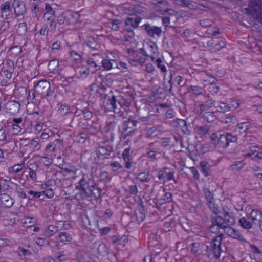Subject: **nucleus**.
<instances>
[{
    "instance_id": "f257e3e1",
    "label": "nucleus",
    "mask_w": 262,
    "mask_h": 262,
    "mask_svg": "<svg viewBox=\"0 0 262 262\" xmlns=\"http://www.w3.org/2000/svg\"><path fill=\"white\" fill-rule=\"evenodd\" d=\"M75 189L78 191L75 195V198L78 201L84 200L92 197H94L96 200H98L101 197V190L97 187L94 180L89 178L87 175L82 176L77 183Z\"/></svg>"
},
{
    "instance_id": "f03ea898",
    "label": "nucleus",
    "mask_w": 262,
    "mask_h": 262,
    "mask_svg": "<svg viewBox=\"0 0 262 262\" xmlns=\"http://www.w3.org/2000/svg\"><path fill=\"white\" fill-rule=\"evenodd\" d=\"M237 141V136H233L229 133H213L211 136V144L215 147L222 149L226 148L230 144L235 143Z\"/></svg>"
},
{
    "instance_id": "7ed1b4c3",
    "label": "nucleus",
    "mask_w": 262,
    "mask_h": 262,
    "mask_svg": "<svg viewBox=\"0 0 262 262\" xmlns=\"http://www.w3.org/2000/svg\"><path fill=\"white\" fill-rule=\"evenodd\" d=\"M248 7L245 8L243 11L252 16L262 24V1L248 0Z\"/></svg>"
},
{
    "instance_id": "20e7f679",
    "label": "nucleus",
    "mask_w": 262,
    "mask_h": 262,
    "mask_svg": "<svg viewBox=\"0 0 262 262\" xmlns=\"http://www.w3.org/2000/svg\"><path fill=\"white\" fill-rule=\"evenodd\" d=\"M148 119V117H135L132 118L129 117L127 120L124 121L123 124V132H126L128 129H132L129 133L133 132L136 130L137 127H141L142 125L146 123Z\"/></svg>"
},
{
    "instance_id": "39448f33",
    "label": "nucleus",
    "mask_w": 262,
    "mask_h": 262,
    "mask_svg": "<svg viewBox=\"0 0 262 262\" xmlns=\"http://www.w3.org/2000/svg\"><path fill=\"white\" fill-rule=\"evenodd\" d=\"M221 214L215 216V222L220 227L225 228L226 226H233L235 224V220L232 213L228 211L225 208H223Z\"/></svg>"
},
{
    "instance_id": "423d86ee",
    "label": "nucleus",
    "mask_w": 262,
    "mask_h": 262,
    "mask_svg": "<svg viewBox=\"0 0 262 262\" xmlns=\"http://www.w3.org/2000/svg\"><path fill=\"white\" fill-rule=\"evenodd\" d=\"M35 92L42 96V97H49L54 93L53 90H50V83L46 80H41L37 83H34Z\"/></svg>"
},
{
    "instance_id": "0eeeda50",
    "label": "nucleus",
    "mask_w": 262,
    "mask_h": 262,
    "mask_svg": "<svg viewBox=\"0 0 262 262\" xmlns=\"http://www.w3.org/2000/svg\"><path fill=\"white\" fill-rule=\"evenodd\" d=\"M0 11L1 16L3 19L7 20L15 18L12 0L7 1L1 4Z\"/></svg>"
},
{
    "instance_id": "6e6552de",
    "label": "nucleus",
    "mask_w": 262,
    "mask_h": 262,
    "mask_svg": "<svg viewBox=\"0 0 262 262\" xmlns=\"http://www.w3.org/2000/svg\"><path fill=\"white\" fill-rule=\"evenodd\" d=\"M204 101H201V103L198 105V109L196 110L197 113L199 115H201L203 113L208 109L215 106V100L211 99L209 96L203 95Z\"/></svg>"
},
{
    "instance_id": "1a4fd4ad",
    "label": "nucleus",
    "mask_w": 262,
    "mask_h": 262,
    "mask_svg": "<svg viewBox=\"0 0 262 262\" xmlns=\"http://www.w3.org/2000/svg\"><path fill=\"white\" fill-rule=\"evenodd\" d=\"M12 6L15 18L24 15L27 12L26 5L23 1L13 0Z\"/></svg>"
},
{
    "instance_id": "9d476101",
    "label": "nucleus",
    "mask_w": 262,
    "mask_h": 262,
    "mask_svg": "<svg viewBox=\"0 0 262 262\" xmlns=\"http://www.w3.org/2000/svg\"><path fill=\"white\" fill-rule=\"evenodd\" d=\"M141 27L145 30L147 35L151 38H155V36L158 37L161 36L162 31L161 27L151 26L149 24H145Z\"/></svg>"
},
{
    "instance_id": "9b49d317",
    "label": "nucleus",
    "mask_w": 262,
    "mask_h": 262,
    "mask_svg": "<svg viewBox=\"0 0 262 262\" xmlns=\"http://www.w3.org/2000/svg\"><path fill=\"white\" fill-rule=\"evenodd\" d=\"M199 170L205 177H207L212 176L214 172V166L206 161H201L198 166Z\"/></svg>"
},
{
    "instance_id": "f8f14e48",
    "label": "nucleus",
    "mask_w": 262,
    "mask_h": 262,
    "mask_svg": "<svg viewBox=\"0 0 262 262\" xmlns=\"http://www.w3.org/2000/svg\"><path fill=\"white\" fill-rule=\"evenodd\" d=\"M103 104L110 110L115 111L117 108V97L112 95H105L104 96Z\"/></svg>"
},
{
    "instance_id": "ddd939ff",
    "label": "nucleus",
    "mask_w": 262,
    "mask_h": 262,
    "mask_svg": "<svg viewBox=\"0 0 262 262\" xmlns=\"http://www.w3.org/2000/svg\"><path fill=\"white\" fill-rule=\"evenodd\" d=\"M77 113L78 111L75 113V115L71 122V124H72V126H77L83 129H89L90 125L88 122L85 120H84L81 118H79V115L76 114Z\"/></svg>"
},
{
    "instance_id": "4468645a",
    "label": "nucleus",
    "mask_w": 262,
    "mask_h": 262,
    "mask_svg": "<svg viewBox=\"0 0 262 262\" xmlns=\"http://www.w3.org/2000/svg\"><path fill=\"white\" fill-rule=\"evenodd\" d=\"M207 45L211 48L213 52H215L224 48L226 43L222 39L214 38L208 41Z\"/></svg>"
},
{
    "instance_id": "2eb2a0df",
    "label": "nucleus",
    "mask_w": 262,
    "mask_h": 262,
    "mask_svg": "<svg viewBox=\"0 0 262 262\" xmlns=\"http://www.w3.org/2000/svg\"><path fill=\"white\" fill-rule=\"evenodd\" d=\"M130 149L129 148H125L122 154V158L125 162V167L127 169H130L132 167L135 168L136 162L133 160L132 158L129 157V151Z\"/></svg>"
},
{
    "instance_id": "dca6fc26",
    "label": "nucleus",
    "mask_w": 262,
    "mask_h": 262,
    "mask_svg": "<svg viewBox=\"0 0 262 262\" xmlns=\"http://www.w3.org/2000/svg\"><path fill=\"white\" fill-rule=\"evenodd\" d=\"M246 216L251 220L253 225H257L262 219V212L258 209H253L250 213H247Z\"/></svg>"
},
{
    "instance_id": "f3484780",
    "label": "nucleus",
    "mask_w": 262,
    "mask_h": 262,
    "mask_svg": "<svg viewBox=\"0 0 262 262\" xmlns=\"http://www.w3.org/2000/svg\"><path fill=\"white\" fill-rule=\"evenodd\" d=\"M20 107L19 103L16 101H8L6 104V112L14 115L19 111Z\"/></svg>"
},
{
    "instance_id": "a211bd4d",
    "label": "nucleus",
    "mask_w": 262,
    "mask_h": 262,
    "mask_svg": "<svg viewBox=\"0 0 262 262\" xmlns=\"http://www.w3.org/2000/svg\"><path fill=\"white\" fill-rule=\"evenodd\" d=\"M0 203L2 205L6 208H10L14 204V199L6 193L0 194Z\"/></svg>"
},
{
    "instance_id": "6ab92c4d",
    "label": "nucleus",
    "mask_w": 262,
    "mask_h": 262,
    "mask_svg": "<svg viewBox=\"0 0 262 262\" xmlns=\"http://www.w3.org/2000/svg\"><path fill=\"white\" fill-rule=\"evenodd\" d=\"M112 151V147L111 146L105 144L99 146L96 149V152L98 154L97 157L99 159L100 158V156H109L111 152Z\"/></svg>"
},
{
    "instance_id": "aec40b11",
    "label": "nucleus",
    "mask_w": 262,
    "mask_h": 262,
    "mask_svg": "<svg viewBox=\"0 0 262 262\" xmlns=\"http://www.w3.org/2000/svg\"><path fill=\"white\" fill-rule=\"evenodd\" d=\"M135 215L138 223L142 222L145 218V209L142 203L139 204L135 211Z\"/></svg>"
},
{
    "instance_id": "412c9836",
    "label": "nucleus",
    "mask_w": 262,
    "mask_h": 262,
    "mask_svg": "<svg viewBox=\"0 0 262 262\" xmlns=\"http://www.w3.org/2000/svg\"><path fill=\"white\" fill-rule=\"evenodd\" d=\"M123 236L121 237V238H119V236L114 235H110L108 236L106 239L111 244L114 245H122L123 246H124L126 244L127 238L125 237L123 239Z\"/></svg>"
},
{
    "instance_id": "4be33fe9",
    "label": "nucleus",
    "mask_w": 262,
    "mask_h": 262,
    "mask_svg": "<svg viewBox=\"0 0 262 262\" xmlns=\"http://www.w3.org/2000/svg\"><path fill=\"white\" fill-rule=\"evenodd\" d=\"M83 104V107L79 108V111L83 114L85 120H90L93 117L92 108L87 102H84Z\"/></svg>"
},
{
    "instance_id": "5701e85b",
    "label": "nucleus",
    "mask_w": 262,
    "mask_h": 262,
    "mask_svg": "<svg viewBox=\"0 0 262 262\" xmlns=\"http://www.w3.org/2000/svg\"><path fill=\"white\" fill-rule=\"evenodd\" d=\"M252 127V124L249 122H245L238 123L235 127V132H238L239 134L246 133L248 129Z\"/></svg>"
},
{
    "instance_id": "b1692460",
    "label": "nucleus",
    "mask_w": 262,
    "mask_h": 262,
    "mask_svg": "<svg viewBox=\"0 0 262 262\" xmlns=\"http://www.w3.org/2000/svg\"><path fill=\"white\" fill-rule=\"evenodd\" d=\"M154 143H151L149 145V150L147 152V155L148 158L156 160L160 158V152L158 151L156 148H154Z\"/></svg>"
},
{
    "instance_id": "393cba45",
    "label": "nucleus",
    "mask_w": 262,
    "mask_h": 262,
    "mask_svg": "<svg viewBox=\"0 0 262 262\" xmlns=\"http://www.w3.org/2000/svg\"><path fill=\"white\" fill-rule=\"evenodd\" d=\"M224 235L221 233L220 235L212 238L209 246V249H215L217 248H221L222 241Z\"/></svg>"
},
{
    "instance_id": "a878e982",
    "label": "nucleus",
    "mask_w": 262,
    "mask_h": 262,
    "mask_svg": "<svg viewBox=\"0 0 262 262\" xmlns=\"http://www.w3.org/2000/svg\"><path fill=\"white\" fill-rule=\"evenodd\" d=\"M222 251L221 248L209 249V246H206V252L208 258H210L211 254H212L213 257L218 259L220 257Z\"/></svg>"
},
{
    "instance_id": "bb28decb",
    "label": "nucleus",
    "mask_w": 262,
    "mask_h": 262,
    "mask_svg": "<svg viewBox=\"0 0 262 262\" xmlns=\"http://www.w3.org/2000/svg\"><path fill=\"white\" fill-rule=\"evenodd\" d=\"M188 89L195 96H202L203 97L204 94L205 92L203 88L197 85H190Z\"/></svg>"
},
{
    "instance_id": "cd10ccee",
    "label": "nucleus",
    "mask_w": 262,
    "mask_h": 262,
    "mask_svg": "<svg viewBox=\"0 0 262 262\" xmlns=\"http://www.w3.org/2000/svg\"><path fill=\"white\" fill-rule=\"evenodd\" d=\"M250 219L248 217H242L238 220L240 226L245 229H250L252 228L253 224L251 221H249Z\"/></svg>"
},
{
    "instance_id": "c85d7f7f",
    "label": "nucleus",
    "mask_w": 262,
    "mask_h": 262,
    "mask_svg": "<svg viewBox=\"0 0 262 262\" xmlns=\"http://www.w3.org/2000/svg\"><path fill=\"white\" fill-rule=\"evenodd\" d=\"M88 47L94 50H98L100 47L96 39L92 37H89L84 42Z\"/></svg>"
},
{
    "instance_id": "c756f323",
    "label": "nucleus",
    "mask_w": 262,
    "mask_h": 262,
    "mask_svg": "<svg viewBox=\"0 0 262 262\" xmlns=\"http://www.w3.org/2000/svg\"><path fill=\"white\" fill-rule=\"evenodd\" d=\"M88 68L91 71V73H94L100 68L96 62L92 58H89L86 61Z\"/></svg>"
},
{
    "instance_id": "7c9ffc66",
    "label": "nucleus",
    "mask_w": 262,
    "mask_h": 262,
    "mask_svg": "<svg viewBox=\"0 0 262 262\" xmlns=\"http://www.w3.org/2000/svg\"><path fill=\"white\" fill-rule=\"evenodd\" d=\"M21 52L22 48L20 46H13L9 49L10 56L13 58L18 56Z\"/></svg>"
},
{
    "instance_id": "2f4dec72",
    "label": "nucleus",
    "mask_w": 262,
    "mask_h": 262,
    "mask_svg": "<svg viewBox=\"0 0 262 262\" xmlns=\"http://www.w3.org/2000/svg\"><path fill=\"white\" fill-rule=\"evenodd\" d=\"M216 217L215 216H212L211 217V225L209 227L210 231L213 233L218 234L220 232V229H222V227L219 226L217 223H216L215 220Z\"/></svg>"
},
{
    "instance_id": "473e14b6",
    "label": "nucleus",
    "mask_w": 262,
    "mask_h": 262,
    "mask_svg": "<svg viewBox=\"0 0 262 262\" xmlns=\"http://www.w3.org/2000/svg\"><path fill=\"white\" fill-rule=\"evenodd\" d=\"M204 119L207 122L211 123L215 121L216 119V116L214 114L213 112L210 111H205L201 114Z\"/></svg>"
},
{
    "instance_id": "72a5a7b5",
    "label": "nucleus",
    "mask_w": 262,
    "mask_h": 262,
    "mask_svg": "<svg viewBox=\"0 0 262 262\" xmlns=\"http://www.w3.org/2000/svg\"><path fill=\"white\" fill-rule=\"evenodd\" d=\"M38 167V165L36 162L31 163L29 166V176L32 180H35L36 178L35 171L37 170Z\"/></svg>"
},
{
    "instance_id": "f704fd0d",
    "label": "nucleus",
    "mask_w": 262,
    "mask_h": 262,
    "mask_svg": "<svg viewBox=\"0 0 262 262\" xmlns=\"http://www.w3.org/2000/svg\"><path fill=\"white\" fill-rule=\"evenodd\" d=\"M95 90L96 91V93L99 95L100 97L104 99V96L105 95V91H106V88L104 87H100L97 84H92L91 86V90Z\"/></svg>"
},
{
    "instance_id": "c9c22d12",
    "label": "nucleus",
    "mask_w": 262,
    "mask_h": 262,
    "mask_svg": "<svg viewBox=\"0 0 262 262\" xmlns=\"http://www.w3.org/2000/svg\"><path fill=\"white\" fill-rule=\"evenodd\" d=\"M60 146V140L59 139H56L46 146V150L53 152L56 148L59 147Z\"/></svg>"
},
{
    "instance_id": "e433bc0d",
    "label": "nucleus",
    "mask_w": 262,
    "mask_h": 262,
    "mask_svg": "<svg viewBox=\"0 0 262 262\" xmlns=\"http://www.w3.org/2000/svg\"><path fill=\"white\" fill-rule=\"evenodd\" d=\"M142 18L139 16H136L134 18L132 17H127L125 21L132 26L133 28H137L139 26V24L141 21Z\"/></svg>"
},
{
    "instance_id": "4c0bfd02",
    "label": "nucleus",
    "mask_w": 262,
    "mask_h": 262,
    "mask_svg": "<svg viewBox=\"0 0 262 262\" xmlns=\"http://www.w3.org/2000/svg\"><path fill=\"white\" fill-rule=\"evenodd\" d=\"M118 105L120 106L121 107L123 106L129 107L130 106L132 101L130 99L125 98L121 96L117 97Z\"/></svg>"
},
{
    "instance_id": "58836bf2",
    "label": "nucleus",
    "mask_w": 262,
    "mask_h": 262,
    "mask_svg": "<svg viewBox=\"0 0 262 262\" xmlns=\"http://www.w3.org/2000/svg\"><path fill=\"white\" fill-rule=\"evenodd\" d=\"M58 231V229L57 228L56 225H51L48 226L46 228L45 231V235L47 237H49L53 235Z\"/></svg>"
},
{
    "instance_id": "ea45409f",
    "label": "nucleus",
    "mask_w": 262,
    "mask_h": 262,
    "mask_svg": "<svg viewBox=\"0 0 262 262\" xmlns=\"http://www.w3.org/2000/svg\"><path fill=\"white\" fill-rule=\"evenodd\" d=\"M216 111L220 113H225L229 111L231 107L229 105L224 102H220L217 105H215Z\"/></svg>"
},
{
    "instance_id": "a19ab883",
    "label": "nucleus",
    "mask_w": 262,
    "mask_h": 262,
    "mask_svg": "<svg viewBox=\"0 0 262 262\" xmlns=\"http://www.w3.org/2000/svg\"><path fill=\"white\" fill-rule=\"evenodd\" d=\"M160 144L162 147L167 149H171L174 146V144L172 143L171 140L170 138H162Z\"/></svg>"
},
{
    "instance_id": "79ce46f5",
    "label": "nucleus",
    "mask_w": 262,
    "mask_h": 262,
    "mask_svg": "<svg viewBox=\"0 0 262 262\" xmlns=\"http://www.w3.org/2000/svg\"><path fill=\"white\" fill-rule=\"evenodd\" d=\"M149 172H142L139 173L135 177V179L137 181H140V182H147L149 181Z\"/></svg>"
},
{
    "instance_id": "37998d69",
    "label": "nucleus",
    "mask_w": 262,
    "mask_h": 262,
    "mask_svg": "<svg viewBox=\"0 0 262 262\" xmlns=\"http://www.w3.org/2000/svg\"><path fill=\"white\" fill-rule=\"evenodd\" d=\"M178 124L184 134L187 135L190 134L191 132L188 129L187 122L185 120H180Z\"/></svg>"
},
{
    "instance_id": "c03bdc74",
    "label": "nucleus",
    "mask_w": 262,
    "mask_h": 262,
    "mask_svg": "<svg viewBox=\"0 0 262 262\" xmlns=\"http://www.w3.org/2000/svg\"><path fill=\"white\" fill-rule=\"evenodd\" d=\"M206 204L214 214L219 215L218 214L220 213L219 206L215 203L214 200L206 203Z\"/></svg>"
},
{
    "instance_id": "a18cd8bd",
    "label": "nucleus",
    "mask_w": 262,
    "mask_h": 262,
    "mask_svg": "<svg viewBox=\"0 0 262 262\" xmlns=\"http://www.w3.org/2000/svg\"><path fill=\"white\" fill-rule=\"evenodd\" d=\"M203 191L207 201L206 203H208L209 202L213 201L214 200L213 193L211 192L208 188H203Z\"/></svg>"
},
{
    "instance_id": "49530a36",
    "label": "nucleus",
    "mask_w": 262,
    "mask_h": 262,
    "mask_svg": "<svg viewBox=\"0 0 262 262\" xmlns=\"http://www.w3.org/2000/svg\"><path fill=\"white\" fill-rule=\"evenodd\" d=\"M245 165L246 163L243 161H236L231 165V169L233 171H238L241 169Z\"/></svg>"
},
{
    "instance_id": "de8ad7c7",
    "label": "nucleus",
    "mask_w": 262,
    "mask_h": 262,
    "mask_svg": "<svg viewBox=\"0 0 262 262\" xmlns=\"http://www.w3.org/2000/svg\"><path fill=\"white\" fill-rule=\"evenodd\" d=\"M58 112L61 115H66L71 112V107L67 104H62L58 109Z\"/></svg>"
},
{
    "instance_id": "09e8293b",
    "label": "nucleus",
    "mask_w": 262,
    "mask_h": 262,
    "mask_svg": "<svg viewBox=\"0 0 262 262\" xmlns=\"http://www.w3.org/2000/svg\"><path fill=\"white\" fill-rule=\"evenodd\" d=\"M58 238L61 242H70L72 239V236L66 232L59 233Z\"/></svg>"
},
{
    "instance_id": "8fccbe9b",
    "label": "nucleus",
    "mask_w": 262,
    "mask_h": 262,
    "mask_svg": "<svg viewBox=\"0 0 262 262\" xmlns=\"http://www.w3.org/2000/svg\"><path fill=\"white\" fill-rule=\"evenodd\" d=\"M17 33L20 35H24L27 32V24L25 22L20 23L18 25Z\"/></svg>"
},
{
    "instance_id": "3c124183",
    "label": "nucleus",
    "mask_w": 262,
    "mask_h": 262,
    "mask_svg": "<svg viewBox=\"0 0 262 262\" xmlns=\"http://www.w3.org/2000/svg\"><path fill=\"white\" fill-rule=\"evenodd\" d=\"M58 230H67L70 227V224L65 221H58L56 225Z\"/></svg>"
},
{
    "instance_id": "603ef678",
    "label": "nucleus",
    "mask_w": 262,
    "mask_h": 262,
    "mask_svg": "<svg viewBox=\"0 0 262 262\" xmlns=\"http://www.w3.org/2000/svg\"><path fill=\"white\" fill-rule=\"evenodd\" d=\"M176 1L177 4L189 8H193L194 7V4H195L194 2L188 0H176Z\"/></svg>"
},
{
    "instance_id": "864d4df0",
    "label": "nucleus",
    "mask_w": 262,
    "mask_h": 262,
    "mask_svg": "<svg viewBox=\"0 0 262 262\" xmlns=\"http://www.w3.org/2000/svg\"><path fill=\"white\" fill-rule=\"evenodd\" d=\"M98 252L100 255L105 256L108 253L106 245L104 243L99 244L98 247Z\"/></svg>"
},
{
    "instance_id": "5fc2aeb1",
    "label": "nucleus",
    "mask_w": 262,
    "mask_h": 262,
    "mask_svg": "<svg viewBox=\"0 0 262 262\" xmlns=\"http://www.w3.org/2000/svg\"><path fill=\"white\" fill-rule=\"evenodd\" d=\"M22 140H24L25 141H28L30 143H28L30 147L32 149L36 148L39 144V139L38 138H34L30 141L29 138H26L22 139Z\"/></svg>"
},
{
    "instance_id": "6e6d98bb",
    "label": "nucleus",
    "mask_w": 262,
    "mask_h": 262,
    "mask_svg": "<svg viewBox=\"0 0 262 262\" xmlns=\"http://www.w3.org/2000/svg\"><path fill=\"white\" fill-rule=\"evenodd\" d=\"M59 61L57 59L51 60L48 64V70L51 72H54L57 67H58Z\"/></svg>"
},
{
    "instance_id": "4d7b16f0",
    "label": "nucleus",
    "mask_w": 262,
    "mask_h": 262,
    "mask_svg": "<svg viewBox=\"0 0 262 262\" xmlns=\"http://www.w3.org/2000/svg\"><path fill=\"white\" fill-rule=\"evenodd\" d=\"M14 190L17 192L18 196L22 199H26L27 198V194L23 190L20 186L15 184V187L14 188Z\"/></svg>"
},
{
    "instance_id": "13d9d810",
    "label": "nucleus",
    "mask_w": 262,
    "mask_h": 262,
    "mask_svg": "<svg viewBox=\"0 0 262 262\" xmlns=\"http://www.w3.org/2000/svg\"><path fill=\"white\" fill-rule=\"evenodd\" d=\"M224 123L227 124L228 126H231L232 124H234L236 122V117L232 115L226 117L225 120L223 121Z\"/></svg>"
},
{
    "instance_id": "bf43d9fd",
    "label": "nucleus",
    "mask_w": 262,
    "mask_h": 262,
    "mask_svg": "<svg viewBox=\"0 0 262 262\" xmlns=\"http://www.w3.org/2000/svg\"><path fill=\"white\" fill-rule=\"evenodd\" d=\"M65 163L59 164L57 166L58 168L63 170L64 172H66L68 173H74L75 172V168L73 166H70V168L69 167H64Z\"/></svg>"
},
{
    "instance_id": "052dcab7",
    "label": "nucleus",
    "mask_w": 262,
    "mask_h": 262,
    "mask_svg": "<svg viewBox=\"0 0 262 262\" xmlns=\"http://www.w3.org/2000/svg\"><path fill=\"white\" fill-rule=\"evenodd\" d=\"M160 193L167 203H169L171 201L172 194L170 192H165L164 190H162L160 191Z\"/></svg>"
},
{
    "instance_id": "680f3d73",
    "label": "nucleus",
    "mask_w": 262,
    "mask_h": 262,
    "mask_svg": "<svg viewBox=\"0 0 262 262\" xmlns=\"http://www.w3.org/2000/svg\"><path fill=\"white\" fill-rule=\"evenodd\" d=\"M45 9L46 12V13L44 14V16H45L46 15H50L52 16H54L55 15V12L52 9V7L50 5V4L46 3Z\"/></svg>"
},
{
    "instance_id": "e2e57ef3",
    "label": "nucleus",
    "mask_w": 262,
    "mask_h": 262,
    "mask_svg": "<svg viewBox=\"0 0 262 262\" xmlns=\"http://www.w3.org/2000/svg\"><path fill=\"white\" fill-rule=\"evenodd\" d=\"M205 82H208L211 85H216L217 82V80L212 75H208L206 76V79L204 80Z\"/></svg>"
},
{
    "instance_id": "0e129e2a",
    "label": "nucleus",
    "mask_w": 262,
    "mask_h": 262,
    "mask_svg": "<svg viewBox=\"0 0 262 262\" xmlns=\"http://www.w3.org/2000/svg\"><path fill=\"white\" fill-rule=\"evenodd\" d=\"M259 148L257 146H252L249 148V152L245 156L247 157H252L255 152H257Z\"/></svg>"
},
{
    "instance_id": "69168bd1",
    "label": "nucleus",
    "mask_w": 262,
    "mask_h": 262,
    "mask_svg": "<svg viewBox=\"0 0 262 262\" xmlns=\"http://www.w3.org/2000/svg\"><path fill=\"white\" fill-rule=\"evenodd\" d=\"M88 138V136L85 133H81L77 136V140L80 143H84Z\"/></svg>"
},
{
    "instance_id": "338daca9",
    "label": "nucleus",
    "mask_w": 262,
    "mask_h": 262,
    "mask_svg": "<svg viewBox=\"0 0 262 262\" xmlns=\"http://www.w3.org/2000/svg\"><path fill=\"white\" fill-rule=\"evenodd\" d=\"M24 166L25 164L24 162H23L20 164H17L14 165L11 168L13 171L15 173H18L21 170Z\"/></svg>"
},
{
    "instance_id": "774afa93",
    "label": "nucleus",
    "mask_w": 262,
    "mask_h": 262,
    "mask_svg": "<svg viewBox=\"0 0 262 262\" xmlns=\"http://www.w3.org/2000/svg\"><path fill=\"white\" fill-rule=\"evenodd\" d=\"M55 257L59 261H64L67 259V255L64 254L63 251H60L55 253Z\"/></svg>"
}]
</instances>
